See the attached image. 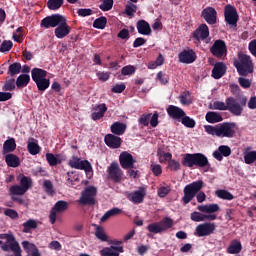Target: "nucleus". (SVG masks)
I'll list each match as a JSON object with an SVG mask.
<instances>
[{"label": "nucleus", "mask_w": 256, "mask_h": 256, "mask_svg": "<svg viewBox=\"0 0 256 256\" xmlns=\"http://www.w3.org/2000/svg\"><path fill=\"white\" fill-rule=\"evenodd\" d=\"M32 185H33V180H31L30 177H27L25 175L20 176V186L24 190L29 191V189H31Z\"/></svg>", "instance_id": "nucleus-42"}, {"label": "nucleus", "mask_w": 256, "mask_h": 256, "mask_svg": "<svg viewBox=\"0 0 256 256\" xmlns=\"http://www.w3.org/2000/svg\"><path fill=\"white\" fill-rule=\"evenodd\" d=\"M62 17L63 15L61 14H52L47 16L41 20L40 27H44V29H51V27L55 28L57 25H59Z\"/></svg>", "instance_id": "nucleus-15"}, {"label": "nucleus", "mask_w": 256, "mask_h": 256, "mask_svg": "<svg viewBox=\"0 0 256 256\" xmlns=\"http://www.w3.org/2000/svg\"><path fill=\"white\" fill-rule=\"evenodd\" d=\"M245 107H247V96H230L226 98L225 102L215 101L209 108L216 111H229L234 117H241Z\"/></svg>", "instance_id": "nucleus-1"}, {"label": "nucleus", "mask_w": 256, "mask_h": 256, "mask_svg": "<svg viewBox=\"0 0 256 256\" xmlns=\"http://www.w3.org/2000/svg\"><path fill=\"white\" fill-rule=\"evenodd\" d=\"M201 17L208 23V25H216L217 24V10L213 7H206L202 13Z\"/></svg>", "instance_id": "nucleus-18"}, {"label": "nucleus", "mask_w": 256, "mask_h": 256, "mask_svg": "<svg viewBox=\"0 0 256 256\" xmlns=\"http://www.w3.org/2000/svg\"><path fill=\"white\" fill-rule=\"evenodd\" d=\"M180 122L184 127H187L188 129H194L195 125H197V122H195V119L187 116V113L180 119Z\"/></svg>", "instance_id": "nucleus-40"}, {"label": "nucleus", "mask_w": 256, "mask_h": 256, "mask_svg": "<svg viewBox=\"0 0 256 256\" xmlns=\"http://www.w3.org/2000/svg\"><path fill=\"white\" fill-rule=\"evenodd\" d=\"M68 165L71 167V169H78L80 171H85V173H89L93 169L89 161L81 160V158L77 156H72V158L68 161Z\"/></svg>", "instance_id": "nucleus-8"}, {"label": "nucleus", "mask_w": 256, "mask_h": 256, "mask_svg": "<svg viewBox=\"0 0 256 256\" xmlns=\"http://www.w3.org/2000/svg\"><path fill=\"white\" fill-rule=\"evenodd\" d=\"M21 69V63L15 62L9 66L7 74L10 75V77H15V75L21 73Z\"/></svg>", "instance_id": "nucleus-41"}, {"label": "nucleus", "mask_w": 256, "mask_h": 256, "mask_svg": "<svg viewBox=\"0 0 256 256\" xmlns=\"http://www.w3.org/2000/svg\"><path fill=\"white\" fill-rule=\"evenodd\" d=\"M238 83L242 89H249L251 87V80L247 78L240 77L238 78Z\"/></svg>", "instance_id": "nucleus-64"}, {"label": "nucleus", "mask_w": 256, "mask_h": 256, "mask_svg": "<svg viewBox=\"0 0 256 256\" xmlns=\"http://www.w3.org/2000/svg\"><path fill=\"white\" fill-rule=\"evenodd\" d=\"M10 195H25L27 192L21 185H13L9 189Z\"/></svg>", "instance_id": "nucleus-51"}, {"label": "nucleus", "mask_w": 256, "mask_h": 256, "mask_svg": "<svg viewBox=\"0 0 256 256\" xmlns=\"http://www.w3.org/2000/svg\"><path fill=\"white\" fill-rule=\"evenodd\" d=\"M198 211H201V213H217L219 211L220 207L219 204H206V205H199L197 207Z\"/></svg>", "instance_id": "nucleus-32"}, {"label": "nucleus", "mask_w": 256, "mask_h": 256, "mask_svg": "<svg viewBox=\"0 0 256 256\" xmlns=\"http://www.w3.org/2000/svg\"><path fill=\"white\" fill-rule=\"evenodd\" d=\"M210 53H212L214 57L221 59V57L227 55V44L221 39L216 40L210 48Z\"/></svg>", "instance_id": "nucleus-13"}, {"label": "nucleus", "mask_w": 256, "mask_h": 256, "mask_svg": "<svg viewBox=\"0 0 256 256\" xmlns=\"http://www.w3.org/2000/svg\"><path fill=\"white\" fill-rule=\"evenodd\" d=\"M101 4L99 5V9L101 11H111L113 9V0H100Z\"/></svg>", "instance_id": "nucleus-53"}, {"label": "nucleus", "mask_w": 256, "mask_h": 256, "mask_svg": "<svg viewBox=\"0 0 256 256\" xmlns=\"http://www.w3.org/2000/svg\"><path fill=\"white\" fill-rule=\"evenodd\" d=\"M123 246H110L105 247L100 251L101 256H119L120 253H123Z\"/></svg>", "instance_id": "nucleus-25"}, {"label": "nucleus", "mask_w": 256, "mask_h": 256, "mask_svg": "<svg viewBox=\"0 0 256 256\" xmlns=\"http://www.w3.org/2000/svg\"><path fill=\"white\" fill-rule=\"evenodd\" d=\"M121 213H123V210L119 208H112L101 217L100 221L102 223H105V221H107L110 217H113L115 215H121Z\"/></svg>", "instance_id": "nucleus-39"}, {"label": "nucleus", "mask_w": 256, "mask_h": 256, "mask_svg": "<svg viewBox=\"0 0 256 256\" xmlns=\"http://www.w3.org/2000/svg\"><path fill=\"white\" fill-rule=\"evenodd\" d=\"M46 161L48 162L50 167H55V166L59 165V163H61L59 158L55 157V154H53V153L46 154Z\"/></svg>", "instance_id": "nucleus-50"}, {"label": "nucleus", "mask_w": 256, "mask_h": 256, "mask_svg": "<svg viewBox=\"0 0 256 256\" xmlns=\"http://www.w3.org/2000/svg\"><path fill=\"white\" fill-rule=\"evenodd\" d=\"M119 161L122 169H135V163H137L133 155L127 151L120 154Z\"/></svg>", "instance_id": "nucleus-14"}, {"label": "nucleus", "mask_w": 256, "mask_h": 256, "mask_svg": "<svg viewBox=\"0 0 256 256\" xmlns=\"http://www.w3.org/2000/svg\"><path fill=\"white\" fill-rule=\"evenodd\" d=\"M69 209V202L65 200H60L55 203V205L52 207L49 219L50 223L52 225H55V221H57V213H65Z\"/></svg>", "instance_id": "nucleus-10"}, {"label": "nucleus", "mask_w": 256, "mask_h": 256, "mask_svg": "<svg viewBox=\"0 0 256 256\" xmlns=\"http://www.w3.org/2000/svg\"><path fill=\"white\" fill-rule=\"evenodd\" d=\"M238 60L239 61L234 62V67H236L241 77H247V75H251V73L255 71V65L253 64L251 56L240 52L238 53Z\"/></svg>", "instance_id": "nucleus-4"}, {"label": "nucleus", "mask_w": 256, "mask_h": 256, "mask_svg": "<svg viewBox=\"0 0 256 256\" xmlns=\"http://www.w3.org/2000/svg\"><path fill=\"white\" fill-rule=\"evenodd\" d=\"M243 245H241V241L232 240L229 247L227 248V253L229 255H237L240 251H242Z\"/></svg>", "instance_id": "nucleus-30"}, {"label": "nucleus", "mask_w": 256, "mask_h": 256, "mask_svg": "<svg viewBox=\"0 0 256 256\" xmlns=\"http://www.w3.org/2000/svg\"><path fill=\"white\" fill-rule=\"evenodd\" d=\"M15 149H17V143L15 142V138H10L4 142L3 144L4 153H13Z\"/></svg>", "instance_id": "nucleus-34"}, {"label": "nucleus", "mask_w": 256, "mask_h": 256, "mask_svg": "<svg viewBox=\"0 0 256 256\" xmlns=\"http://www.w3.org/2000/svg\"><path fill=\"white\" fill-rule=\"evenodd\" d=\"M77 15L79 17H90V15H93V10L90 8H80L77 10Z\"/></svg>", "instance_id": "nucleus-61"}, {"label": "nucleus", "mask_w": 256, "mask_h": 256, "mask_svg": "<svg viewBox=\"0 0 256 256\" xmlns=\"http://www.w3.org/2000/svg\"><path fill=\"white\" fill-rule=\"evenodd\" d=\"M215 229H217L215 223L205 222L196 226L194 235L196 237H209L215 233Z\"/></svg>", "instance_id": "nucleus-9"}, {"label": "nucleus", "mask_w": 256, "mask_h": 256, "mask_svg": "<svg viewBox=\"0 0 256 256\" xmlns=\"http://www.w3.org/2000/svg\"><path fill=\"white\" fill-rule=\"evenodd\" d=\"M10 49H13V42L11 40H4L0 45V52L7 53Z\"/></svg>", "instance_id": "nucleus-54"}, {"label": "nucleus", "mask_w": 256, "mask_h": 256, "mask_svg": "<svg viewBox=\"0 0 256 256\" xmlns=\"http://www.w3.org/2000/svg\"><path fill=\"white\" fill-rule=\"evenodd\" d=\"M125 13L128 17H133L135 13H137V5L135 4L126 5Z\"/></svg>", "instance_id": "nucleus-57"}, {"label": "nucleus", "mask_w": 256, "mask_h": 256, "mask_svg": "<svg viewBox=\"0 0 256 256\" xmlns=\"http://www.w3.org/2000/svg\"><path fill=\"white\" fill-rule=\"evenodd\" d=\"M182 165L189 169H192V167H211L209 159L203 153L185 154L182 158Z\"/></svg>", "instance_id": "nucleus-5"}, {"label": "nucleus", "mask_w": 256, "mask_h": 256, "mask_svg": "<svg viewBox=\"0 0 256 256\" xmlns=\"http://www.w3.org/2000/svg\"><path fill=\"white\" fill-rule=\"evenodd\" d=\"M136 28L140 35H151V26L145 20H139Z\"/></svg>", "instance_id": "nucleus-27"}, {"label": "nucleus", "mask_w": 256, "mask_h": 256, "mask_svg": "<svg viewBox=\"0 0 256 256\" xmlns=\"http://www.w3.org/2000/svg\"><path fill=\"white\" fill-rule=\"evenodd\" d=\"M229 155H231V147L227 145H221L218 150L213 152V157L217 161H223V157H229Z\"/></svg>", "instance_id": "nucleus-23"}, {"label": "nucleus", "mask_w": 256, "mask_h": 256, "mask_svg": "<svg viewBox=\"0 0 256 256\" xmlns=\"http://www.w3.org/2000/svg\"><path fill=\"white\" fill-rule=\"evenodd\" d=\"M105 113H107V104H98L92 108L91 119L93 121H99V119H103L105 117Z\"/></svg>", "instance_id": "nucleus-21"}, {"label": "nucleus", "mask_w": 256, "mask_h": 256, "mask_svg": "<svg viewBox=\"0 0 256 256\" xmlns=\"http://www.w3.org/2000/svg\"><path fill=\"white\" fill-rule=\"evenodd\" d=\"M224 19L227 25L232 27H237V22L239 21V14L237 13V8L231 4H227L224 7Z\"/></svg>", "instance_id": "nucleus-7"}, {"label": "nucleus", "mask_w": 256, "mask_h": 256, "mask_svg": "<svg viewBox=\"0 0 256 256\" xmlns=\"http://www.w3.org/2000/svg\"><path fill=\"white\" fill-rule=\"evenodd\" d=\"M205 119L208 123H221L223 116L218 112H207Z\"/></svg>", "instance_id": "nucleus-36"}, {"label": "nucleus", "mask_w": 256, "mask_h": 256, "mask_svg": "<svg viewBox=\"0 0 256 256\" xmlns=\"http://www.w3.org/2000/svg\"><path fill=\"white\" fill-rule=\"evenodd\" d=\"M31 77L34 83H37V81H41L47 78V70H43L41 68H33L31 70Z\"/></svg>", "instance_id": "nucleus-28"}, {"label": "nucleus", "mask_w": 256, "mask_h": 256, "mask_svg": "<svg viewBox=\"0 0 256 256\" xmlns=\"http://www.w3.org/2000/svg\"><path fill=\"white\" fill-rule=\"evenodd\" d=\"M27 149L30 155H39V153H41V147L39 146L35 138L29 139Z\"/></svg>", "instance_id": "nucleus-31"}, {"label": "nucleus", "mask_w": 256, "mask_h": 256, "mask_svg": "<svg viewBox=\"0 0 256 256\" xmlns=\"http://www.w3.org/2000/svg\"><path fill=\"white\" fill-rule=\"evenodd\" d=\"M95 197H97V188L94 186H88L82 192L79 203L80 205H95V203H97Z\"/></svg>", "instance_id": "nucleus-6"}, {"label": "nucleus", "mask_w": 256, "mask_h": 256, "mask_svg": "<svg viewBox=\"0 0 256 256\" xmlns=\"http://www.w3.org/2000/svg\"><path fill=\"white\" fill-rule=\"evenodd\" d=\"M190 219L195 223H199L201 221H205V214H201L200 212L195 211L191 213Z\"/></svg>", "instance_id": "nucleus-56"}, {"label": "nucleus", "mask_w": 256, "mask_h": 256, "mask_svg": "<svg viewBox=\"0 0 256 256\" xmlns=\"http://www.w3.org/2000/svg\"><path fill=\"white\" fill-rule=\"evenodd\" d=\"M13 90H15V79L11 78L9 80H6L3 86V91H13Z\"/></svg>", "instance_id": "nucleus-59"}, {"label": "nucleus", "mask_w": 256, "mask_h": 256, "mask_svg": "<svg viewBox=\"0 0 256 256\" xmlns=\"http://www.w3.org/2000/svg\"><path fill=\"white\" fill-rule=\"evenodd\" d=\"M244 161H245L246 165H251V164L255 163V161H256V151L247 152L244 155Z\"/></svg>", "instance_id": "nucleus-52"}, {"label": "nucleus", "mask_w": 256, "mask_h": 256, "mask_svg": "<svg viewBox=\"0 0 256 256\" xmlns=\"http://www.w3.org/2000/svg\"><path fill=\"white\" fill-rule=\"evenodd\" d=\"M111 133L114 135H124L125 131H127V124L123 122H114L111 127Z\"/></svg>", "instance_id": "nucleus-29"}, {"label": "nucleus", "mask_w": 256, "mask_h": 256, "mask_svg": "<svg viewBox=\"0 0 256 256\" xmlns=\"http://www.w3.org/2000/svg\"><path fill=\"white\" fill-rule=\"evenodd\" d=\"M104 143L110 149H119V147H121V143H123V140L121 137L115 136V134H107L104 137Z\"/></svg>", "instance_id": "nucleus-22"}, {"label": "nucleus", "mask_w": 256, "mask_h": 256, "mask_svg": "<svg viewBox=\"0 0 256 256\" xmlns=\"http://www.w3.org/2000/svg\"><path fill=\"white\" fill-rule=\"evenodd\" d=\"M215 195L219 199H224V201H233L235 199V196H233V194H231L227 190H222V189L216 190Z\"/></svg>", "instance_id": "nucleus-37"}, {"label": "nucleus", "mask_w": 256, "mask_h": 256, "mask_svg": "<svg viewBox=\"0 0 256 256\" xmlns=\"http://www.w3.org/2000/svg\"><path fill=\"white\" fill-rule=\"evenodd\" d=\"M236 126L237 124L235 122H224L215 126L205 125L204 129L208 135H212L213 137L232 139V137H235Z\"/></svg>", "instance_id": "nucleus-3"}, {"label": "nucleus", "mask_w": 256, "mask_h": 256, "mask_svg": "<svg viewBox=\"0 0 256 256\" xmlns=\"http://www.w3.org/2000/svg\"><path fill=\"white\" fill-rule=\"evenodd\" d=\"M147 195V189L145 187H140L138 190L127 195V199L134 203V205H139L145 201Z\"/></svg>", "instance_id": "nucleus-16"}, {"label": "nucleus", "mask_w": 256, "mask_h": 256, "mask_svg": "<svg viewBox=\"0 0 256 256\" xmlns=\"http://www.w3.org/2000/svg\"><path fill=\"white\" fill-rule=\"evenodd\" d=\"M94 29H105L107 27V17L101 16L94 20L93 22Z\"/></svg>", "instance_id": "nucleus-44"}, {"label": "nucleus", "mask_w": 256, "mask_h": 256, "mask_svg": "<svg viewBox=\"0 0 256 256\" xmlns=\"http://www.w3.org/2000/svg\"><path fill=\"white\" fill-rule=\"evenodd\" d=\"M2 251H13L15 256H22L21 255V246H19V242L14 241L10 244L4 243L1 246Z\"/></svg>", "instance_id": "nucleus-26"}, {"label": "nucleus", "mask_w": 256, "mask_h": 256, "mask_svg": "<svg viewBox=\"0 0 256 256\" xmlns=\"http://www.w3.org/2000/svg\"><path fill=\"white\" fill-rule=\"evenodd\" d=\"M147 230L149 233H154V235H157L159 233H163V230L161 229V226L159 222H153L147 226Z\"/></svg>", "instance_id": "nucleus-49"}, {"label": "nucleus", "mask_w": 256, "mask_h": 256, "mask_svg": "<svg viewBox=\"0 0 256 256\" xmlns=\"http://www.w3.org/2000/svg\"><path fill=\"white\" fill-rule=\"evenodd\" d=\"M47 7L50 11H57L63 7V0H48Z\"/></svg>", "instance_id": "nucleus-46"}, {"label": "nucleus", "mask_w": 256, "mask_h": 256, "mask_svg": "<svg viewBox=\"0 0 256 256\" xmlns=\"http://www.w3.org/2000/svg\"><path fill=\"white\" fill-rule=\"evenodd\" d=\"M69 33H71V27L69 24H67V18L62 16V18H60L59 24L54 30L55 37H57V39H65Z\"/></svg>", "instance_id": "nucleus-11"}, {"label": "nucleus", "mask_w": 256, "mask_h": 256, "mask_svg": "<svg viewBox=\"0 0 256 256\" xmlns=\"http://www.w3.org/2000/svg\"><path fill=\"white\" fill-rule=\"evenodd\" d=\"M95 236L97 237V239H99L100 241H103V242H105L109 239V237L105 233V230L101 226L96 227Z\"/></svg>", "instance_id": "nucleus-48"}, {"label": "nucleus", "mask_w": 256, "mask_h": 256, "mask_svg": "<svg viewBox=\"0 0 256 256\" xmlns=\"http://www.w3.org/2000/svg\"><path fill=\"white\" fill-rule=\"evenodd\" d=\"M168 169L172 171H179V169H181V163L175 159H172L170 160V163H168Z\"/></svg>", "instance_id": "nucleus-63"}, {"label": "nucleus", "mask_w": 256, "mask_h": 256, "mask_svg": "<svg viewBox=\"0 0 256 256\" xmlns=\"http://www.w3.org/2000/svg\"><path fill=\"white\" fill-rule=\"evenodd\" d=\"M135 71H136L135 66H133V65H127V66H124V67L121 69V74H122V75H125V76H127V75H134Z\"/></svg>", "instance_id": "nucleus-58"}, {"label": "nucleus", "mask_w": 256, "mask_h": 256, "mask_svg": "<svg viewBox=\"0 0 256 256\" xmlns=\"http://www.w3.org/2000/svg\"><path fill=\"white\" fill-rule=\"evenodd\" d=\"M35 84L38 91H47V89H49L51 85V80L43 78L42 80H38L37 82H35Z\"/></svg>", "instance_id": "nucleus-43"}, {"label": "nucleus", "mask_w": 256, "mask_h": 256, "mask_svg": "<svg viewBox=\"0 0 256 256\" xmlns=\"http://www.w3.org/2000/svg\"><path fill=\"white\" fill-rule=\"evenodd\" d=\"M178 59L180 63H186L187 65L191 63H195V60L197 59V54L193 49L189 50H183L179 53Z\"/></svg>", "instance_id": "nucleus-19"}, {"label": "nucleus", "mask_w": 256, "mask_h": 256, "mask_svg": "<svg viewBox=\"0 0 256 256\" xmlns=\"http://www.w3.org/2000/svg\"><path fill=\"white\" fill-rule=\"evenodd\" d=\"M191 93L189 91H184L180 96H179V101L181 105H191L193 101H191Z\"/></svg>", "instance_id": "nucleus-47"}, {"label": "nucleus", "mask_w": 256, "mask_h": 256, "mask_svg": "<svg viewBox=\"0 0 256 256\" xmlns=\"http://www.w3.org/2000/svg\"><path fill=\"white\" fill-rule=\"evenodd\" d=\"M30 82H31V76H29V74H21L16 79V86L18 87V89H22L23 87H27Z\"/></svg>", "instance_id": "nucleus-33"}, {"label": "nucleus", "mask_w": 256, "mask_h": 256, "mask_svg": "<svg viewBox=\"0 0 256 256\" xmlns=\"http://www.w3.org/2000/svg\"><path fill=\"white\" fill-rule=\"evenodd\" d=\"M166 113L170 117V119H173L174 121H178V122H181L183 117H185V110L175 105H169L166 108Z\"/></svg>", "instance_id": "nucleus-17"}, {"label": "nucleus", "mask_w": 256, "mask_h": 256, "mask_svg": "<svg viewBox=\"0 0 256 256\" xmlns=\"http://www.w3.org/2000/svg\"><path fill=\"white\" fill-rule=\"evenodd\" d=\"M158 224L160 225V229H162V233L171 229L175 225L173 219L170 217L163 218L160 222H158Z\"/></svg>", "instance_id": "nucleus-38"}, {"label": "nucleus", "mask_w": 256, "mask_h": 256, "mask_svg": "<svg viewBox=\"0 0 256 256\" xmlns=\"http://www.w3.org/2000/svg\"><path fill=\"white\" fill-rule=\"evenodd\" d=\"M203 185V180H198L187 184L183 189L184 196L181 198V203L183 205H189V203H191L195 197L198 203H203L205 199H207L205 192L201 191L203 189Z\"/></svg>", "instance_id": "nucleus-2"}, {"label": "nucleus", "mask_w": 256, "mask_h": 256, "mask_svg": "<svg viewBox=\"0 0 256 256\" xmlns=\"http://www.w3.org/2000/svg\"><path fill=\"white\" fill-rule=\"evenodd\" d=\"M23 233H30L31 229H37V221L33 220V219H29L26 222H24L23 224Z\"/></svg>", "instance_id": "nucleus-45"}, {"label": "nucleus", "mask_w": 256, "mask_h": 256, "mask_svg": "<svg viewBox=\"0 0 256 256\" xmlns=\"http://www.w3.org/2000/svg\"><path fill=\"white\" fill-rule=\"evenodd\" d=\"M108 177L114 181V183H121L123 179V170L119 167V163L112 162L107 169Z\"/></svg>", "instance_id": "nucleus-12"}, {"label": "nucleus", "mask_w": 256, "mask_h": 256, "mask_svg": "<svg viewBox=\"0 0 256 256\" xmlns=\"http://www.w3.org/2000/svg\"><path fill=\"white\" fill-rule=\"evenodd\" d=\"M225 73H227V66L225 63L218 62L214 65V68L212 69L213 79H221Z\"/></svg>", "instance_id": "nucleus-24"}, {"label": "nucleus", "mask_w": 256, "mask_h": 256, "mask_svg": "<svg viewBox=\"0 0 256 256\" xmlns=\"http://www.w3.org/2000/svg\"><path fill=\"white\" fill-rule=\"evenodd\" d=\"M5 161L8 167H19L21 165V160L15 154H8L5 156Z\"/></svg>", "instance_id": "nucleus-35"}, {"label": "nucleus", "mask_w": 256, "mask_h": 256, "mask_svg": "<svg viewBox=\"0 0 256 256\" xmlns=\"http://www.w3.org/2000/svg\"><path fill=\"white\" fill-rule=\"evenodd\" d=\"M43 185L47 195H55V189L53 188V182H51V180H45Z\"/></svg>", "instance_id": "nucleus-55"}, {"label": "nucleus", "mask_w": 256, "mask_h": 256, "mask_svg": "<svg viewBox=\"0 0 256 256\" xmlns=\"http://www.w3.org/2000/svg\"><path fill=\"white\" fill-rule=\"evenodd\" d=\"M158 197H167L171 193V188L169 186H162L158 189Z\"/></svg>", "instance_id": "nucleus-62"}, {"label": "nucleus", "mask_w": 256, "mask_h": 256, "mask_svg": "<svg viewBox=\"0 0 256 256\" xmlns=\"http://www.w3.org/2000/svg\"><path fill=\"white\" fill-rule=\"evenodd\" d=\"M149 119H151V114H142L138 119V123L144 127H149Z\"/></svg>", "instance_id": "nucleus-60"}, {"label": "nucleus", "mask_w": 256, "mask_h": 256, "mask_svg": "<svg viewBox=\"0 0 256 256\" xmlns=\"http://www.w3.org/2000/svg\"><path fill=\"white\" fill-rule=\"evenodd\" d=\"M193 39L196 41H205L209 37V26L207 24H201L193 33Z\"/></svg>", "instance_id": "nucleus-20"}]
</instances>
